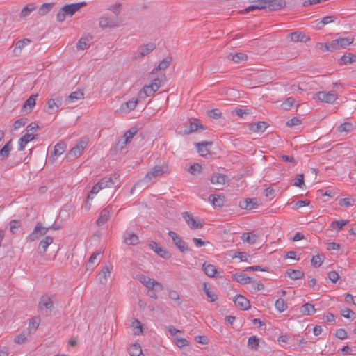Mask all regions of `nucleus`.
Listing matches in <instances>:
<instances>
[{"mask_svg":"<svg viewBox=\"0 0 356 356\" xmlns=\"http://www.w3.org/2000/svg\"><path fill=\"white\" fill-rule=\"evenodd\" d=\"M253 2H257V4L252 5L248 7L245 10L247 12L253 10H261L264 8L267 3L270 5L273 8V10H280L284 8L286 6V2L284 0H251Z\"/></svg>","mask_w":356,"mask_h":356,"instance_id":"obj_1","label":"nucleus"},{"mask_svg":"<svg viewBox=\"0 0 356 356\" xmlns=\"http://www.w3.org/2000/svg\"><path fill=\"white\" fill-rule=\"evenodd\" d=\"M85 5V2L65 5L57 13L56 19L60 22H63L67 17H72Z\"/></svg>","mask_w":356,"mask_h":356,"instance_id":"obj_2","label":"nucleus"},{"mask_svg":"<svg viewBox=\"0 0 356 356\" xmlns=\"http://www.w3.org/2000/svg\"><path fill=\"white\" fill-rule=\"evenodd\" d=\"M161 87V80L159 78L154 79L150 84L145 85L138 92L139 98L144 99L152 96Z\"/></svg>","mask_w":356,"mask_h":356,"instance_id":"obj_3","label":"nucleus"},{"mask_svg":"<svg viewBox=\"0 0 356 356\" xmlns=\"http://www.w3.org/2000/svg\"><path fill=\"white\" fill-rule=\"evenodd\" d=\"M168 172V167L166 165H155L145 176L143 181L149 182L154 181L158 177H161Z\"/></svg>","mask_w":356,"mask_h":356,"instance_id":"obj_4","label":"nucleus"},{"mask_svg":"<svg viewBox=\"0 0 356 356\" xmlns=\"http://www.w3.org/2000/svg\"><path fill=\"white\" fill-rule=\"evenodd\" d=\"M49 229H57V228L53 226L45 227L38 222L33 231L28 236V240L31 242L36 241L39 237L44 236Z\"/></svg>","mask_w":356,"mask_h":356,"instance_id":"obj_5","label":"nucleus"},{"mask_svg":"<svg viewBox=\"0 0 356 356\" xmlns=\"http://www.w3.org/2000/svg\"><path fill=\"white\" fill-rule=\"evenodd\" d=\"M88 144L87 138H82L79 142L70 151L68 156L70 159H74L80 156Z\"/></svg>","mask_w":356,"mask_h":356,"instance_id":"obj_6","label":"nucleus"},{"mask_svg":"<svg viewBox=\"0 0 356 356\" xmlns=\"http://www.w3.org/2000/svg\"><path fill=\"white\" fill-rule=\"evenodd\" d=\"M168 235L172 238L175 245L181 252H185L190 250L188 244L176 232L173 231H169Z\"/></svg>","mask_w":356,"mask_h":356,"instance_id":"obj_7","label":"nucleus"},{"mask_svg":"<svg viewBox=\"0 0 356 356\" xmlns=\"http://www.w3.org/2000/svg\"><path fill=\"white\" fill-rule=\"evenodd\" d=\"M182 217L191 229H201L203 227L204 222L196 220L189 212H184Z\"/></svg>","mask_w":356,"mask_h":356,"instance_id":"obj_8","label":"nucleus"},{"mask_svg":"<svg viewBox=\"0 0 356 356\" xmlns=\"http://www.w3.org/2000/svg\"><path fill=\"white\" fill-rule=\"evenodd\" d=\"M316 97L321 102L325 103H333L338 98L337 94L334 91H321L316 94Z\"/></svg>","mask_w":356,"mask_h":356,"instance_id":"obj_9","label":"nucleus"},{"mask_svg":"<svg viewBox=\"0 0 356 356\" xmlns=\"http://www.w3.org/2000/svg\"><path fill=\"white\" fill-rule=\"evenodd\" d=\"M113 269V266L111 264L105 265L100 273L99 274V280L102 285H106L107 283L108 277H110L111 273Z\"/></svg>","mask_w":356,"mask_h":356,"instance_id":"obj_10","label":"nucleus"},{"mask_svg":"<svg viewBox=\"0 0 356 356\" xmlns=\"http://www.w3.org/2000/svg\"><path fill=\"white\" fill-rule=\"evenodd\" d=\"M113 213L112 207L108 205L102 210L99 217L97 220V225L98 226H102L105 224L109 219L111 213Z\"/></svg>","mask_w":356,"mask_h":356,"instance_id":"obj_11","label":"nucleus"},{"mask_svg":"<svg viewBox=\"0 0 356 356\" xmlns=\"http://www.w3.org/2000/svg\"><path fill=\"white\" fill-rule=\"evenodd\" d=\"M150 248L154 250L158 255L163 259H169L171 257V254L161 247L157 243L151 241L149 244Z\"/></svg>","mask_w":356,"mask_h":356,"instance_id":"obj_12","label":"nucleus"},{"mask_svg":"<svg viewBox=\"0 0 356 356\" xmlns=\"http://www.w3.org/2000/svg\"><path fill=\"white\" fill-rule=\"evenodd\" d=\"M138 103V99L132 98L127 102H124L121 104L120 107V111L122 113H129L131 111H133L137 106Z\"/></svg>","mask_w":356,"mask_h":356,"instance_id":"obj_13","label":"nucleus"},{"mask_svg":"<svg viewBox=\"0 0 356 356\" xmlns=\"http://www.w3.org/2000/svg\"><path fill=\"white\" fill-rule=\"evenodd\" d=\"M38 95H31L24 102L21 108V112L31 113L35 105L36 98Z\"/></svg>","mask_w":356,"mask_h":356,"instance_id":"obj_14","label":"nucleus"},{"mask_svg":"<svg viewBox=\"0 0 356 356\" xmlns=\"http://www.w3.org/2000/svg\"><path fill=\"white\" fill-rule=\"evenodd\" d=\"M99 26L103 29L106 28H115L118 27V22L111 17H102L99 19Z\"/></svg>","mask_w":356,"mask_h":356,"instance_id":"obj_15","label":"nucleus"},{"mask_svg":"<svg viewBox=\"0 0 356 356\" xmlns=\"http://www.w3.org/2000/svg\"><path fill=\"white\" fill-rule=\"evenodd\" d=\"M234 304L243 310H248L250 307V301L242 295L236 296Z\"/></svg>","mask_w":356,"mask_h":356,"instance_id":"obj_16","label":"nucleus"},{"mask_svg":"<svg viewBox=\"0 0 356 356\" xmlns=\"http://www.w3.org/2000/svg\"><path fill=\"white\" fill-rule=\"evenodd\" d=\"M92 37L91 35H85L80 38L79 42L76 44V48L79 50H85L91 44Z\"/></svg>","mask_w":356,"mask_h":356,"instance_id":"obj_17","label":"nucleus"},{"mask_svg":"<svg viewBox=\"0 0 356 356\" xmlns=\"http://www.w3.org/2000/svg\"><path fill=\"white\" fill-rule=\"evenodd\" d=\"M38 307L51 310L54 308V302L49 296H43L39 301Z\"/></svg>","mask_w":356,"mask_h":356,"instance_id":"obj_18","label":"nucleus"},{"mask_svg":"<svg viewBox=\"0 0 356 356\" xmlns=\"http://www.w3.org/2000/svg\"><path fill=\"white\" fill-rule=\"evenodd\" d=\"M54 241L53 237L50 236H47L44 237L42 240L40 241L38 250H40V252L42 254H44L49 245H51Z\"/></svg>","mask_w":356,"mask_h":356,"instance_id":"obj_19","label":"nucleus"},{"mask_svg":"<svg viewBox=\"0 0 356 356\" xmlns=\"http://www.w3.org/2000/svg\"><path fill=\"white\" fill-rule=\"evenodd\" d=\"M257 206L256 199L248 198L239 202V207L242 209H252Z\"/></svg>","mask_w":356,"mask_h":356,"instance_id":"obj_20","label":"nucleus"},{"mask_svg":"<svg viewBox=\"0 0 356 356\" xmlns=\"http://www.w3.org/2000/svg\"><path fill=\"white\" fill-rule=\"evenodd\" d=\"M232 280L241 284H246L252 282L251 277L241 273H236L232 275Z\"/></svg>","mask_w":356,"mask_h":356,"instance_id":"obj_21","label":"nucleus"},{"mask_svg":"<svg viewBox=\"0 0 356 356\" xmlns=\"http://www.w3.org/2000/svg\"><path fill=\"white\" fill-rule=\"evenodd\" d=\"M171 62H172L171 56H168V57L165 58L163 60H161L159 63V64L158 65V66L156 67H155L154 69L152 70L149 76L156 74L157 72V71H159V70H165L170 65Z\"/></svg>","mask_w":356,"mask_h":356,"instance_id":"obj_22","label":"nucleus"},{"mask_svg":"<svg viewBox=\"0 0 356 356\" xmlns=\"http://www.w3.org/2000/svg\"><path fill=\"white\" fill-rule=\"evenodd\" d=\"M325 47V49L327 51H334L339 49L337 39L332 40L330 43H317L316 47L321 48Z\"/></svg>","mask_w":356,"mask_h":356,"instance_id":"obj_23","label":"nucleus"},{"mask_svg":"<svg viewBox=\"0 0 356 356\" xmlns=\"http://www.w3.org/2000/svg\"><path fill=\"white\" fill-rule=\"evenodd\" d=\"M34 135L31 134L26 133L22 137H21L19 140V150L22 151L25 148L26 144L33 140L34 139Z\"/></svg>","mask_w":356,"mask_h":356,"instance_id":"obj_24","label":"nucleus"},{"mask_svg":"<svg viewBox=\"0 0 356 356\" xmlns=\"http://www.w3.org/2000/svg\"><path fill=\"white\" fill-rule=\"evenodd\" d=\"M267 127V123L264 121H260L257 123H252L250 124V130L252 132H264Z\"/></svg>","mask_w":356,"mask_h":356,"instance_id":"obj_25","label":"nucleus"},{"mask_svg":"<svg viewBox=\"0 0 356 356\" xmlns=\"http://www.w3.org/2000/svg\"><path fill=\"white\" fill-rule=\"evenodd\" d=\"M124 241L127 245H135L139 242L138 237L136 234L131 232L125 233L124 236Z\"/></svg>","mask_w":356,"mask_h":356,"instance_id":"obj_26","label":"nucleus"},{"mask_svg":"<svg viewBox=\"0 0 356 356\" xmlns=\"http://www.w3.org/2000/svg\"><path fill=\"white\" fill-rule=\"evenodd\" d=\"M198 152L201 156H204L209 153V150L208 149V146L211 145V143L210 142H201L195 144Z\"/></svg>","mask_w":356,"mask_h":356,"instance_id":"obj_27","label":"nucleus"},{"mask_svg":"<svg viewBox=\"0 0 356 356\" xmlns=\"http://www.w3.org/2000/svg\"><path fill=\"white\" fill-rule=\"evenodd\" d=\"M211 182L213 184L224 185L227 179V177L222 174L214 173L211 177Z\"/></svg>","mask_w":356,"mask_h":356,"instance_id":"obj_28","label":"nucleus"},{"mask_svg":"<svg viewBox=\"0 0 356 356\" xmlns=\"http://www.w3.org/2000/svg\"><path fill=\"white\" fill-rule=\"evenodd\" d=\"M227 58L235 63H240L246 60L247 55L242 52L230 53L228 54Z\"/></svg>","mask_w":356,"mask_h":356,"instance_id":"obj_29","label":"nucleus"},{"mask_svg":"<svg viewBox=\"0 0 356 356\" xmlns=\"http://www.w3.org/2000/svg\"><path fill=\"white\" fill-rule=\"evenodd\" d=\"M12 150L11 140L8 141L1 149H0V161L6 160Z\"/></svg>","mask_w":356,"mask_h":356,"instance_id":"obj_30","label":"nucleus"},{"mask_svg":"<svg viewBox=\"0 0 356 356\" xmlns=\"http://www.w3.org/2000/svg\"><path fill=\"white\" fill-rule=\"evenodd\" d=\"M62 98L57 97L56 98H51L47 102L48 108L51 111L57 110L62 104Z\"/></svg>","mask_w":356,"mask_h":356,"instance_id":"obj_31","label":"nucleus"},{"mask_svg":"<svg viewBox=\"0 0 356 356\" xmlns=\"http://www.w3.org/2000/svg\"><path fill=\"white\" fill-rule=\"evenodd\" d=\"M136 133L137 129L135 127H131L130 129H129L122 137V139L124 140L122 145H127V143H130ZM121 148H123V145L121 146Z\"/></svg>","mask_w":356,"mask_h":356,"instance_id":"obj_32","label":"nucleus"},{"mask_svg":"<svg viewBox=\"0 0 356 356\" xmlns=\"http://www.w3.org/2000/svg\"><path fill=\"white\" fill-rule=\"evenodd\" d=\"M202 269L205 274L210 277H215L217 273L216 268L211 264L204 263L202 265Z\"/></svg>","mask_w":356,"mask_h":356,"instance_id":"obj_33","label":"nucleus"},{"mask_svg":"<svg viewBox=\"0 0 356 356\" xmlns=\"http://www.w3.org/2000/svg\"><path fill=\"white\" fill-rule=\"evenodd\" d=\"M289 38L292 42H307L309 40L305 34L300 32H293L289 35Z\"/></svg>","mask_w":356,"mask_h":356,"instance_id":"obj_34","label":"nucleus"},{"mask_svg":"<svg viewBox=\"0 0 356 356\" xmlns=\"http://www.w3.org/2000/svg\"><path fill=\"white\" fill-rule=\"evenodd\" d=\"M36 6L35 3H29L26 6H25L23 9L22 10L19 16L21 18H25L27 16H29L31 12L35 10L36 9Z\"/></svg>","mask_w":356,"mask_h":356,"instance_id":"obj_35","label":"nucleus"},{"mask_svg":"<svg viewBox=\"0 0 356 356\" xmlns=\"http://www.w3.org/2000/svg\"><path fill=\"white\" fill-rule=\"evenodd\" d=\"M130 356H140L143 354L142 348L138 343L131 344L129 349Z\"/></svg>","mask_w":356,"mask_h":356,"instance_id":"obj_36","label":"nucleus"},{"mask_svg":"<svg viewBox=\"0 0 356 356\" xmlns=\"http://www.w3.org/2000/svg\"><path fill=\"white\" fill-rule=\"evenodd\" d=\"M339 48H346L351 44L354 41L353 37L338 38H337Z\"/></svg>","mask_w":356,"mask_h":356,"instance_id":"obj_37","label":"nucleus"},{"mask_svg":"<svg viewBox=\"0 0 356 356\" xmlns=\"http://www.w3.org/2000/svg\"><path fill=\"white\" fill-rule=\"evenodd\" d=\"M203 290L207 295V298L210 299L211 302H214L217 300V295L208 286L206 282L202 284Z\"/></svg>","mask_w":356,"mask_h":356,"instance_id":"obj_38","label":"nucleus"},{"mask_svg":"<svg viewBox=\"0 0 356 356\" xmlns=\"http://www.w3.org/2000/svg\"><path fill=\"white\" fill-rule=\"evenodd\" d=\"M258 238L257 235L252 233H243L241 236V239L244 242H247L250 244H254L256 243Z\"/></svg>","mask_w":356,"mask_h":356,"instance_id":"obj_39","label":"nucleus"},{"mask_svg":"<svg viewBox=\"0 0 356 356\" xmlns=\"http://www.w3.org/2000/svg\"><path fill=\"white\" fill-rule=\"evenodd\" d=\"M83 98L84 93L80 90L72 92L68 97V99L70 102H74L77 100L83 99Z\"/></svg>","mask_w":356,"mask_h":356,"instance_id":"obj_40","label":"nucleus"},{"mask_svg":"<svg viewBox=\"0 0 356 356\" xmlns=\"http://www.w3.org/2000/svg\"><path fill=\"white\" fill-rule=\"evenodd\" d=\"M300 311L305 315H311L316 312V309L314 305L306 303L301 307Z\"/></svg>","mask_w":356,"mask_h":356,"instance_id":"obj_41","label":"nucleus"},{"mask_svg":"<svg viewBox=\"0 0 356 356\" xmlns=\"http://www.w3.org/2000/svg\"><path fill=\"white\" fill-rule=\"evenodd\" d=\"M66 149V144L63 142L58 143L54 149V156H58L61 155Z\"/></svg>","mask_w":356,"mask_h":356,"instance_id":"obj_42","label":"nucleus"},{"mask_svg":"<svg viewBox=\"0 0 356 356\" xmlns=\"http://www.w3.org/2000/svg\"><path fill=\"white\" fill-rule=\"evenodd\" d=\"M156 48V45L154 43H149L147 44L144 45L142 47L141 50L140 51V57H143L148 54H149L151 51H152Z\"/></svg>","mask_w":356,"mask_h":356,"instance_id":"obj_43","label":"nucleus"},{"mask_svg":"<svg viewBox=\"0 0 356 356\" xmlns=\"http://www.w3.org/2000/svg\"><path fill=\"white\" fill-rule=\"evenodd\" d=\"M286 274L292 280H298L304 276V273L300 270L289 269L286 271Z\"/></svg>","mask_w":356,"mask_h":356,"instance_id":"obj_44","label":"nucleus"},{"mask_svg":"<svg viewBox=\"0 0 356 356\" xmlns=\"http://www.w3.org/2000/svg\"><path fill=\"white\" fill-rule=\"evenodd\" d=\"M348 220H334L331 222L330 228L332 229H337V231L341 230L345 225L348 224Z\"/></svg>","mask_w":356,"mask_h":356,"instance_id":"obj_45","label":"nucleus"},{"mask_svg":"<svg viewBox=\"0 0 356 356\" xmlns=\"http://www.w3.org/2000/svg\"><path fill=\"white\" fill-rule=\"evenodd\" d=\"M209 200L215 206L222 207L223 205V199L219 195H211L209 197Z\"/></svg>","mask_w":356,"mask_h":356,"instance_id":"obj_46","label":"nucleus"},{"mask_svg":"<svg viewBox=\"0 0 356 356\" xmlns=\"http://www.w3.org/2000/svg\"><path fill=\"white\" fill-rule=\"evenodd\" d=\"M98 184L101 186L102 188H111L114 185V182L111 177H104L102 179Z\"/></svg>","mask_w":356,"mask_h":356,"instance_id":"obj_47","label":"nucleus"},{"mask_svg":"<svg viewBox=\"0 0 356 356\" xmlns=\"http://www.w3.org/2000/svg\"><path fill=\"white\" fill-rule=\"evenodd\" d=\"M341 60L345 65L351 64L354 62H356V56L351 53H349L348 54H344L341 57Z\"/></svg>","mask_w":356,"mask_h":356,"instance_id":"obj_48","label":"nucleus"},{"mask_svg":"<svg viewBox=\"0 0 356 356\" xmlns=\"http://www.w3.org/2000/svg\"><path fill=\"white\" fill-rule=\"evenodd\" d=\"M275 307L279 312H282L287 309L286 303L282 298H279L275 301Z\"/></svg>","mask_w":356,"mask_h":356,"instance_id":"obj_49","label":"nucleus"},{"mask_svg":"<svg viewBox=\"0 0 356 356\" xmlns=\"http://www.w3.org/2000/svg\"><path fill=\"white\" fill-rule=\"evenodd\" d=\"M132 327L134 334L138 335L143 332L142 323L137 319L133 321Z\"/></svg>","mask_w":356,"mask_h":356,"instance_id":"obj_50","label":"nucleus"},{"mask_svg":"<svg viewBox=\"0 0 356 356\" xmlns=\"http://www.w3.org/2000/svg\"><path fill=\"white\" fill-rule=\"evenodd\" d=\"M353 130V125L350 122H344L341 124L339 128L338 131L339 132H346L349 133Z\"/></svg>","mask_w":356,"mask_h":356,"instance_id":"obj_51","label":"nucleus"},{"mask_svg":"<svg viewBox=\"0 0 356 356\" xmlns=\"http://www.w3.org/2000/svg\"><path fill=\"white\" fill-rule=\"evenodd\" d=\"M54 3H44L38 10V13L40 15H44L48 13L53 8Z\"/></svg>","mask_w":356,"mask_h":356,"instance_id":"obj_52","label":"nucleus"},{"mask_svg":"<svg viewBox=\"0 0 356 356\" xmlns=\"http://www.w3.org/2000/svg\"><path fill=\"white\" fill-rule=\"evenodd\" d=\"M248 344L251 349L257 350L259 347V339L256 336H252L249 337Z\"/></svg>","mask_w":356,"mask_h":356,"instance_id":"obj_53","label":"nucleus"},{"mask_svg":"<svg viewBox=\"0 0 356 356\" xmlns=\"http://www.w3.org/2000/svg\"><path fill=\"white\" fill-rule=\"evenodd\" d=\"M168 296H169L170 299L177 302L178 305H180L181 304L180 295L179 294V293L177 291L170 290Z\"/></svg>","mask_w":356,"mask_h":356,"instance_id":"obj_54","label":"nucleus"},{"mask_svg":"<svg viewBox=\"0 0 356 356\" xmlns=\"http://www.w3.org/2000/svg\"><path fill=\"white\" fill-rule=\"evenodd\" d=\"M323 257V254H317L313 256L312 259V266L315 268L319 267L322 264Z\"/></svg>","mask_w":356,"mask_h":356,"instance_id":"obj_55","label":"nucleus"},{"mask_svg":"<svg viewBox=\"0 0 356 356\" xmlns=\"http://www.w3.org/2000/svg\"><path fill=\"white\" fill-rule=\"evenodd\" d=\"M101 186L98 184V182L93 186L91 191L88 195L87 199L88 200H92L94 198V196L100 191L102 190Z\"/></svg>","mask_w":356,"mask_h":356,"instance_id":"obj_56","label":"nucleus"},{"mask_svg":"<svg viewBox=\"0 0 356 356\" xmlns=\"http://www.w3.org/2000/svg\"><path fill=\"white\" fill-rule=\"evenodd\" d=\"M145 286L146 287H147L149 289V290L154 289V288L155 286H158V287H159L160 289H163V286L161 284H160L159 282H158L151 278L149 280H148L147 282L146 283V284Z\"/></svg>","mask_w":356,"mask_h":356,"instance_id":"obj_57","label":"nucleus"},{"mask_svg":"<svg viewBox=\"0 0 356 356\" xmlns=\"http://www.w3.org/2000/svg\"><path fill=\"white\" fill-rule=\"evenodd\" d=\"M145 286L146 287H147L149 289V290L154 289V288L155 286H158V287H159L160 289H163V286L161 284H160L159 282H158L151 278L149 280H148L147 282L146 283V284Z\"/></svg>","mask_w":356,"mask_h":356,"instance_id":"obj_58","label":"nucleus"},{"mask_svg":"<svg viewBox=\"0 0 356 356\" xmlns=\"http://www.w3.org/2000/svg\"><path fill=\"white\" fill-rule=\"evenodd\" d=\"M202 166L198 163H194L193 165H191V167L188 169V172L193 175H196L201 172Z\"/></svg>","mask_w":356,"mask_h":356,"instance_id":"obj_59","label":"nucleus"},{"mask_svg":"<svg viewBox=\"0 0 356 356\" xmlns=\"http://www.w3.org/2000/svg\"><path fill=\"white\" fill-rule=\"evenodd\" d=\"M293 185L297 187L302 188L304 185V175L298 174L296 177L293 179Z\"/></svg>","mask_w":356,"mask_h":356,"instance_id":"obj_60","label":"nucleus"},{"mask_svg":"<svg viewBox=\"0 0 356 356\" xmlns=\"http://www.w3.org/2000/svg\"><path fill=\"white\" fill-rule=\"evenodd\" d=\"M295 102V99L293 97L287 98L282 104V108L284 110H289L291 106L293 105Z\"/></svg>","mask_w":356,"mask_h":356,"instance_id":"obj_61","label":"nucleus"},{"mask_svg":"<svg viewBox=\"0 0 356 356\" xmlns=\"http://www.w3.org/2000/svg\"><path fill=\"white\" fill-rule=\"evenodd\" d=\"M20 226L21 222L19 220H13L10 222V230L13 234H14L17 232Z\"/></svg>","mask_w":356,"mask_h":356,"instance_id":"obj_62","label":"nucleus"},{"mask_svg":"<svg viewBox=\"0 0 356 356\" xmlns=\"http://www.w3.org/2000/svg\"><path fill=\"white\" fill-rule=\"evenodd\" d=\"M207 115L211 118L218 119L221 117L222 113L219 109L216 108L209 111Z\"/></svg>","mask_w":356,"mask_h":356,"instance_id":"obj_63","label":"nucleus"},{"mask_svg":"<svg viewBox=\"0 0 356 356\" xmlns=\"http://www.w3.org/2000/svg\"><path fill=\"white\" fill-rule=\"evenodd\" d=\"M336 18L334 16H325L324 17L322 20L318 23V24H321L320 28L324 26L326 24H328L331 22H333Z\"/></svg>","mask_w":356,"mask_h":356,"instance_id":"obj_64","label":"nucleus"}]
</instances>
